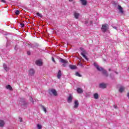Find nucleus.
<instances>
[{"label": "nucleus", "mask_w": 129, "mask_h": 129, "mask_svg": "<svg viewBox=\"0 0 129 129\" xmlns=\"http://www.w3.org/2000/svg\"><path fill=\"white\" fill-rule=\"evenodd\" d=\"M80 50L82 51V52L81 54V55H82L83 57H84V58H85L86 60H87V61H88V58H87V56H86V55H88V53L87 52V51L86 50H85L84 48L83 47H80Z\"/></svg>", "instance_id": "f257e3e1"}, {"label": "nucleus", "mask_w": 129, "mask_h": 129, "mask_svg": "<svg viewBox=\"0 0 129 129\" xmlns=\"http://www.w3.org/2000/svg\"><path fill=\"white\" fill-rule=\"evenodd\" d=\"M59 59H60V63H62V66L63 67H66V66H67L66 64H68V61L67 60L64 59L62 58H60Z\"/></svg>", "instance_id": "f03ea898"}, {"label": "nucleus", "mask_w": 129, "mask_h": 129, "mask_svg": "<svg viewBox=\"0 0 129 129\" xmlns=\"http://www.w3.org/2000/svg\"><path fill=\"white\" fill-rule=\"evenodd\" d=\"M49 94L50 95H52V94H53L54 96H57V91H56V90H55L54 89H51L49 90Z\"/></svg>", "instance_id": "7ed1b4c3"}, {"label": "nucleus", "mask_w": 129, "mask_h": 129, "mask_svg": "<svg viewBox=\"0 0 129 129\" xmlns=\"http://www.w3.org/2000/svg\"><path fill=\"white\" fill-rule=\"evenodd\" d=\"M107 28H108V24H103L102 25V28H101V30L102 32H103L104 33L106 32V30H107Z\"/></svg>", "instance_id": "20e7f679"}, {"label": "nucleus", "mask_w": 129, "mask_h": 129, "mask_svg": "<svg viewBox=\"0 0 129 129\" xmlns=\"http://www.w3.org/2000/svg\"><path fill=\"white\" fill-rule=\"evenodd\" d=\"M28 75L29 76H34L35 75V70L33 69H29Z\"/></svg>", "instance_id": "39448f33"}, {"label": "nucleus", "mask_w": 129, "mask_h": 129, "mask_svg": "<svg viewBox=\"0 0 129 129\" xmlns=\"http://www.w3.org/2000/svg\"><path fill=\"white\" fill-rule=\"evenodd\" d=\"M35 64L37 65V66H43V62H42V60H37L35 61Z\"/></svg>", "instance_id": "423d86ee"}, {"label": "nucleus", "mask_w": 129, "mask_h": 129, "mask_svg": "<svg viewBox=\"0 0 129 129\" xmlns=\"http://www.w3.org/2000/svg\"><path fill=\"white\" fill-rule=\"evenodd\" d=\"M94 66H95V67L96 68V69L98 70V71L101 72V70H102V68L99 67V66H98V64H97L95 62L94 63Z\"/></svg>", "instance_id": "0eeeda50"}, {"label": "nucleus", "mask_w": 129, "mask_h": 129, "mask_svg": "<svg viewBox=\"0 0 129 129\" xmlns=\"http://www.w3.org/2000/svg\"><path fill=\"white\" fill-rule=\"evenodd\" d=\"M75 105L74 106V108H78V106H79V102H78V100H76L75 101Z\"/></svg>", "instance_id": "6e6552de"}, {"label": "nucleus", "mask_w": 129, "mask_h": 129, "mask_svg": "<svg viewBox=\"0 0 129 129\" xmlns=\"http://www.w3.org/2000/svg\"><path fill=\"white\" fill-rule=\"evenodd\" d=\"M101 71L102 72L103 74H104V75L106 76V77H108V73H107V71H106V70L102 68V70H101Z\"/></svg>", "instance_id": "1a4fd4ad"}, {"label": "nucleus", "mask_w": 129, "mask_h": 129, "mask_svg": "<svg viewBox=\"0 0 129 129\" xmlns=\"http://www.w3.org/2000/svg\"><path fill=\"white\" fill-rule=\"evenodd\" d=\"M3 67L4 69L5 70V71H6V72H8V71H9L10 68L8 67L6 63L3 64Z\"/></svg>", "instance_id": "9d476101"}, {"label": "nucleus", "mask_w": 129, "mask_h": 129, "mask_svg": "<svg viewBox=\"0 0 129 129\" xmlns=\"http://www.w3.org/2000/svg\"><path fill=\"white\" fill-rule=\"evenodd\" d=\"M73 99V97H72V95L70 94L69 97L68 98V102H69V103H71V102H72Z\"/></svg>", "instance_id": "9b49d317"}, {"label": "nucleus", "mask_w": 129, "mask_h": 129, "mask_svg": "<svg viewBox=\"0 0 129 129\" xmlns=\"http://www.w3.org/2000/svg\"><path fill=\"white\" fill-rule=\"evenodd\" d=\"M118 10H119L120 13H121V14H123V9L122 8V7H121V6L120 5H118V7H117Z\"/></svg>", "instance_id": "f8f14e48"}, {"label": "nucleus", "mask_w": 129, "mask_h": 129, "mask_svg": "<svg viewBox=\"0 0 129 129\" xmlns=\"http://www.w3.org/2000/svg\"><path fill=\"white\" fill-rule=\"evenodd\" d=\"M99 88H103L104 89V88H106V84L102 83L99 84Z\"/></svg>", "instance_id": "ddd939ff"}, {"label": "nucleus", "mask_w": 129, "mask_h": 129, "mask_svg": "<svg viewBox=\"0 0 129 129\" xmlns=\"http://www.w3.org/2000/svg\"><path fill=\"white\" fill-rule=\"evenodd\" d=\"M62 76V72L61 70H59L57 73V77L58 79H61V76Z\"/></svg>", "instance_id": "4468645a"}, {"label": "nucleus", "mask_w": 129, "mask_h": 129, "mask_svg": "<svg viewBox=\"0 0 129 129\" xmlns=\"http://www.w3.org/2000/svg\"><path fill=\"white\" fill-rule=\"evenodd\" d=\"M69 67L70 69H72V70H75V69H77V67L75 65L70 64Z\"/></svg>", "instance_id": "2eb2a0df"}, {"label": "nucleus", "mask_w": 129, "mask_h": 129, "mask_svg": "<svg viewBox=\"0 0 129 129\" xmlns=\"http://www.w3.org/2000/svg\"><path fill=\"white\" fill-rule=\"evenodd\" d=\"M74 17L76 19H79V16H80V14H79V13L74 12Z\"/></svg>", "instance_id": "dca6fc26"}, {"label": "nucleus", "mask_w": 129, "mask_h": 129, "mask_svg": "<svg viewBox=\"0 0 129 129\" xmlns=\"http://www.w3.org/2000/svg\"><path fill=\"white\" fill-rule=\"evenodd\" d=\"M21 101L23 102V105H27L28 104V103L26 102V99H21Z\"/></svg>", "instance_id": "f3484780"}, {"label": "nucleus", "mask_w": 129, "mask_h": 129, "mask_svg": "<svg viewBox=\"0 0 129 129\" xmlns=\"http://www.w3.org/2000/svg\"><path fill=\"white\" fill-rule=\"evenodd\" d=\"M78 93H83V90L81 88H78L77 90Z\"/></svg>", "instance_id": "a211bd4d"}, {"label": "nucleus", "mask_w": 129, "mask_h": 129, "mask_svg": "<svg viewBox=\"0 0 129 129\" xmlns=\"http://www.w3.org/2000/svg\"><path fill=\"white\" fill-rule=\"evenodd\" d=\"M80 1L83 6H86V5H87V1H86V0H80Z\"/></svg>", "instance_id": "6ab92c4d"}, {"label": "nucleus", "mask_w": 129, "mask_h": 129, "mask_svg": "<svg viewBox=\"0 0 129 129\" xmlns=\"http://www.w3.org/2000/svg\"><path fill=\"white\" fill-rule=\"evenodd\" d=\"M5 125V121L3 120H0V127H3Z\"/></svg>", "instance_id": "aec40b11"}, {"label": "nucleus", "mask_w": 129, "mask_h": 129, "mask_svg": "<svg viewBox=\"0 0 129 129\" xmlns=\"http://www.w3.org/2000/svg\"><path fill=\"white\" fill-rule=\"evenodd\" d=\"M99 97V95H98V93H96L94 94V98H95V99H98Z\"/></svg>", "instance_id": "412c9836"}, {"label": "nucleus", "mask_w": 129, "mask_h": 129, "mask_svg": "<svg viewBox=\"0 0 129 129\" xmlns=\"http://www.w3.org/2000/svg\"><path fill=\"white\" fill-rule=\"evenodd\" d=\"M6 88L7 89H9V90H10L11 91H13V88L10 85H7L6 86Z\"/></svg>", "instance_id": "4be33fe9"}, {"label": "nucleus", "mask_w": 129, "mask_h": 129, "mask_svg": "<svg viewBox=\"0 0 129 129\" xmlns=\"http://www.w3.org/2000/svg\"><path fill=\"white\" fill-rule=\"evenodd\" d=\"M123 90H124V87H120L119 89V91L121 93L122 92H123Z\"/></svg>", "instance_id": "5701e85b"}, {"label": "nucleus", "mask_w": 129, "mask_h": 129, "mask_svg": "<svg viewBox=\"0 0 129 129\" xmlns=\"http://www.w3.org/2000/svg\"><path fill=\"white\" fill-rule=\"evenodd\" d=\"M41 108H42L43 110L45 112H47V109L46 108V107H45V106H43V105H41Z\"/></svg>", "instance_id": "b1692460"}, {"label": "nucleus", "mask_w": 129, "mask_h": 129, "mask_svg": "<svg viewBox=\"0 0 129 129\" xmlns=\"http://www.w3.org/2000/svg\"><path fill=\"white\" fill-rule=\"evenodd\" d=\"M76 76H78L79 77H82V76L79 74L78 72L76 73Z\"/></svg>", "instance_id": "393cba45"}, {"label": "nucleus", "mask_w": 129, "mask_h": 129, "mask_svg": "<svg viewBox=\"0 0 129 129\" xmlns=\"http://www.w3.org/2000/svg\"><path fill=\"white\" fill-rule=\"evenodd\" d=\"M15 14L16 15V16H19V15H20V11L19 10H16L15 11Z\"/></svg>", "instance_id": "a878e982"}, {"label": "nucleus", "mask_w": 129, "mask_h": 129, "mask_svg": "<svg viewBox=\"0 0 129 129\" xmlns=\"http://www.w3.org/2000/svg\"><path fill=\"white\" fill-rule=\"evenodd\" d=\"M37 126L38 129H42V125L37 124Z\"/></svg>", "instance_id": "bb28decb"}, {"label": "nucleus", "mask_w": 129, "mask_h": 129, "mask_svg": "<svg viewBox=\"0 0 129 129\" xmlns=\"http://www.w3.org/2000/svg\"><path fill=\"white\" fill-rule=\"evenodd\" d=\"M37 16H38V17H40V18H42L43 16H42V14L39 13H36Z\"/></svg>", "instance_id": "cd10ccee"}, {"label": "nucleus", "mask_w": 129, "mask_h": 129, "mask_svg": "<svg viewBox=\"0 0 129 129\" xmlns=\"http://www.w3.org/2000/svg\"><path fill=\"white\" fill-rule=\"evenodd\" d=\"M29 99H30V101H32V102H33V103H34V101H33V97L30 96V98H29Z\"/></svg>", "instance_id": "c85d7f7f"}, {"label": "nucleus", "mask_w": 129, "mask_h": 129, "mask_svg": "<svg viewBox=\"0 0 129 129\" xmlns=\"http://www.w3.org/2000/svg\"><path fill=\"white\" fill-rule=\"evenodd\" d=\"M52 61L54 62L56 64V61H55V59L54 58V57H52L51 58Z\"/></svg>", "instance_id": "c756f323"}, {"label": "nucleus", "mask_w": 129, "mask_h": 129, "mask_svg": "<svg viewBox=\"0 0 129 129\" xmlns=\"http://www.w3.org/2000/svg\"><path fill=\"white\" fill-rule=\"evenodd\" d=\"M19 118L20 119V122H23V118H22V117H19Z\"/></svg>", "instance_id": "7c9ffc66"}, {"label": "nucleus", "mask_w": 129, "mask_h": 129, "mask_svg": "<svg viewBox=\"0 0 129 129\" xmlns=\"http://www.w3.org/2000/svg\"><path fill=\"white\" fill-rule=\"evenodd\" d=\"M20 25L22 28H24V27H25V24L24 23H21Z\"/></svg>", "instance_id": "2f4dec72"}, {"label": "nucleus", "mask_w": 129, "mask_h": 129, "mask_svg": "<svg viewBox=\"0 0 129 129\" xmlns=\"http://www.w3.org/2000/svg\"><path fill=\"white\" fill-rule=\"evenodd\" d=\"M2 3H4V4H7V2L6 0H1Z\"/></svg>", "instance_id": "473e14b6"}, {"label": "nucleus", "mask_w": 129, "mask_h": 129, "mask_svg": "<svg viewBox=\"0 0 129 129\" xmlns=\"http://www.w3.org/2000/svg\"><path fill=\"white\" fill-rule=\"evenodd\" d=\"M27 54H28L29 56L31 55V51H27Z\"/></svg>", "instance_id": "72a5a7b5"}, {"label": "nucleus", "mask_w": 129, "mask_h": 129, "mask_svg": "<svg viewBox=\"0 0 129 129\" xmlns=\"http://www.w3.org/2000/svg\"><path fill=\"white\" fill-rule=\"evenodd\" d=\"M79 65H80V66H81L82 67V66H83V65L82 64V63L79 62Z\"/></svg>", "instance_id": "f704fd0d"}, {"label": "nucleus", "mask_w": 129, "mask_h": 129, "mask_svg": "<svg viewBox=\"0 0 129 129\" xmlns=\"http://www.w3.org/2000/svg\"><path fill=\"white\" fill-rule=\"evenodd\" d=\"M87 24H88V21L87 20L85 22V25H87Z\"/></svg>", "instance_id": "c9c22d12"}, {"label": "nucleus", "mask_w": 129, "mask_h": 129, "mask_svg": "<svg viewBox=\"0 0 129 129\" xmlns=\"http://www.w3.org/2000/svg\"><path fill=\"white\" fill-rule=\"evenodd\" d=\"M29 46H31V48H33L34 47L33 44H29Z\"/></svg>", "instance_id": "e433bc0d"}, {"label": "nucleus", "mask_w": 129, "mask_h": 129, "mask_svg": "<svg viewBox=\"0 0 129 129\" xmlns=\"http://www.w3.org/2000/svg\"><path fill=\"white\" fill-rule=\"evenodd\" d=\"M113 29H115V30H117V27H116V26H112Z\"/></svg>", "instance_id": "4c0bfd02"}, {"label": "nucleus", "mask_w": 129, "mask_h": 129, "mask_svg": "<svg viewBox=\"0 0 129 129\" xmlns=\"http://www.w3.org/2000/svg\"><path fill=\"white\" fill-rule=\"evenodd\" d=\"M113 106H114V108H117V106L114 105Z\"/></svg>", "instance_id": "58836bf2"}, {"label": "nucleus", "mask_w": 129, "mask_h": 129, "mask_svg": "<svg viewBox=\"0 0 129 129\" xmlns=\"http://www.w3.org/2000/svg\"><path fill=\"white\" fill-rule=\"evenodd\" d=\"M93 23V22L92 21H90V25H92Z\"/></svg>", "instance_id": "ea45409f"}, {"label": "nucleus", "mask_w": 129, "mask_h": 129, "mask_svg": "<svg viewBox=\"0 0 129 129\" xmlns=\"http://www.w3.org/2000/svg\"><path fill=\"white\" fill-rule=\"evenodd\" d=\"M127 97H128V98H129V93H128L127 94Z\"/></svg>", "instance_id": "a19ab883"}, {"label": "nucleus", "mask_w": 129, "mask_h": 129, "mask_svg": "<svg viewBox=\"0 0 129 129\" xmlns=\"http://www.w3.org/2000/svg\"><path fill=\"white\" fill-rule=\"evenodd\" d=\"M69 2H73V0H69Z\"/></svg>", "instance_id": "79ce46f5"}, {"label": "nucleus", "mask_w": 129, "mask_h": 129, "mask_svg": "<svg viewBox=\"0 0 129 129\" xmlns=\"http://www.w3.org/2000/svg\"><path fill=\"white\" fill-rule=\"evenodd\" d=\"M115 73H116V74H118V73L116 72H115Z\"/></svg>", "instance_id": "37998d69"}, {"label": "nucleus", "mask_w": 129, "mask_h": 129, "mask_svg": "<svg viewBox=\"0 0 129 129\" xmlns=\"http://www.w3.org/2000/svg\"><path fill=\"white\" fill-rule=\"evenodd\" d=\"M109 71H111V69H109Z\"/></svg>", "instance_id": "c03bdc74"}, {"label": "nucleus", "mask_w": 129, "mask_h": 129, "mask_svg": "<svg viewBox=\"0 0 129 129\" xmlns=\"http://www.w3.org/2000/svg\"><path fill=\"white\" fill-rule=\"evenodd\" d=\"M127 70V71H129V67L128 68Z\"/></svg>", "instance_id": "a18cd8bd"}, {"label": "nucleus", "mask_w": 129, "mask_h": 129, "mask_svg": "<svg viewBox=\"0 0 129 129\" xmlns=\"http://www.w3.org/2000/svg\"><path fill=\"white\" fill-rule=\"evenodd\" d=\"M82 61H84V59H82Z\"/></svg>", "instance_id": "49530a36"}, {"label": "nucleus", "mask_w": 129, "mask_h": 129, "mask_svg": "<svg viewBox=\"0 0 129 129\" xmlns=\"http://www.w3.org/2000/svg\"><path fill=\"white\" fill-rule=\"evenodd\" d=\"M110 77H111V74H110Z\"/></svg>", "instance_id": "de8ad7c7"}]
</instances>
